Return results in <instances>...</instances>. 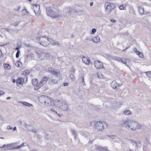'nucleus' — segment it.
I'll use <instances>...</instances> for the list:
<instances>
[{
	"instance_id": "423d86ee",
	"label": "nucleus",
	"mask_w": 151,
	"mask_h": 151,
	"mask_svg": "<svg viewBox=\"0 0 151 151\" xmlns=\"http://www.w3.org/2000/svg\"><path fill=\"white\" fill-rule=\"evenodd\" d=\"M115 7V4L111 3L106 2L105 4V11L107 13H110Z\"/></svg>"
},
{
	"instance_id": "4be33fe9",
	"label": "nucleus",
	"mask_w": 151,
	"mask_h": 151,
	"mask_svg": "<svg viewBox=\"0 0 151 151\" xmlns=\"http://www.w3.org/2000/svg\"><path fill=\"white\" fill-rule=\"evenodd\" d=\"M50 42L51 43V44L53 45L58 46L60 45V44L59 42L54 41L52 39L51 40H50Z\"/></svg>"
},
{
	"instance_id": "e2e57ef3",
	"label": "nucleus",
	"mask_w": 151,
	"mask_h": 151,
	"mask_svg": "<svg viewBox=\"0 0 151 151\" xmlns=\"http://www.w3.org/2000/svg\"><path fill=\"white\" fill-rule=\"evenodd\" d=\"M128 48H126L125 49H124L122 50L123 52H124Z\"/></svg>"
},
{
	"instance_id": "f8f14e48",
	"label": "nucleus",
	"mask_w": 151,
	"mask_h": 151,
	"mask_svg": "<svg viewBox=\"0 0 151 151\" xmlns=\"http://www.w3.org/2000/svg\"><path fill=\"white\" fill-rule=\"evenodd\" d=\"M129 141L133 143L134 145H135L137 147H140L141 144L140 141L137 142L135 140L132 139H129Z\"/></svg>"
},
{
	"instance_id": "aec40b11",
	"label": "nucleus",
	"mask_w": 151,
	"mask_h": 151,
	"mask_svg": "<svg viewBox=\"0 0 151 151\" xmlns=\"http://www.w3.org/2000/svg\"><path fill=\"white\" fill-rule=\"evenodd\" d=\"M138 10L139 13L141 15L144 14V9L143 7L142 6H139L138 7Z\"/></svg>"
},
{
	"instance_id": "c85d7f7f",
	"label": "nucleus",
	"mask_w": 151,
	"mask_h": 151,
	"mask_svg": "<svg viewBox=\"0 0 151 151\" xmlns=\"http://www.w3.org/2000/svg\"><path fill=\"white\" fill-rule=\"evenodd\" d=\"M124 114L126 115H128L132 114V112L130 110H125L123 111Z\"/></svg>"
},
{
	"instance_id": "72a5a7b5",
	"label": "nucleus",
	"mask_w": 151,
	"mask_h": 151,
	"mask_svg": "<svg viewBox=\"0 0 151 151\" xmlns=\"http://www.w3.org/2000/svg\"><path fill=\"white\" fill-rule=\"evenodd\" d=\"M4 66L5 69H9L11 68V66L9 64L6 63L4 64Z\"/></svg>"
},
{
	"instance_id": "a18cd8bd",
	"label": "nucleus",
	"mask_w": 151,
	"mask_h": 151,
	"mask_svg": "<svg viewBox=\"0 0 151 151\" xmlns=\"http://www.w3.org/2000/svg\"><path fill=\"white\" fill-rule=\"evenodd\" d=\"M70 77L72 79L74 80L75 79V77L74 75L73 74H71L70 76Z\"/></svg>"
},
{
	"instance_id": "c03bdc74",
	"label": "nucleus",
	"mask_w": 151,
	"mask_h": 151,
	"mask_svg": "<svg viewBox=\"0 0 151 151\" xmlns=\"http://www.w3.org/2000/svg\"><path fill=\"white\" fill-rule=\"evenodd\" d=\"M19 24V23L18 22H15L14 23H13L12 24V25L14 26H17Z\"/></svg>"
},
{
	"instance_id": "69168bd1",
	"label": "nucleus",
	"mask_w": 151,
	"mask_h": 151,
	"mask_svg": "<svg viewBox=\"0 0 151 151\" xmlns=\"http://www.w3.org/2000/svg\"><path fill=\"white\" fill-rule=\"evenodd\" d=\"M55 112L57 114H58V113H57V111H55Z\"/></svg>"
},
{
	"instance_id": "8fccbe9b",
	"label": "nucleus",
	"mask_w": 151,
	"mask_h": 151,
	"mask_svg": "<svg viewBox=\"0 0 151 151\" xmlns=\"http://www.w3.org/2000/svg\"><path fill=\"white\" fill-rule=\"evenodd\" d=\"M69 84L68 83H63V86H68Z\"/></svg>"
},
{
	"instance_id": "3c124183",
	"label": "nucleus",
	"mask_w": 151,
	"mask_h": 151,
	"mask_svg": "<svg viewBox=\"0 0 151 151\" xmlns=\"http://www.w3.org/2000/svg\"><path fill=\"white\" fill-rule=\"evenodd\" d=\"M32 132L34 133H36L37 132V130L35 129H34L32 130Z\"/></svg>"
},
{
	"instance_id": "9d476101",
	"label": "nucleus",
	"mask_w": 151,
	"mask_h": 151,
	"mask_svg": "<svg viewBox=\"0 0 151 151\" xmlns=\"http://www.w3.org/2000/svg\"><path fill=\"white\" fill-rule=\"evenodd\" d=\"M94 64L96 68L98 69H100L104 68L103 63L99 61H95Z\"/></svg>"
},
{
	"instance_id": "473e14b6",
	"label": "nucleus",
	"mask_w": 151,
	"mask_h": 151,
	"mask_svg": "<svg viewBox=\"0 0 151 151\" xmlns=\"http://www.w3.org/2000/svg\"><path fill=\"white\" fill-rule=\"evenodd\" d=\"M80 132L82 136H83L85 137H87L88 136V133H86L85 132L80 131Z\"/></svg>"
},
{
	"instance_id": "5fc2aeb1",
	"label": "nucleus",
	"mask_w": 151,
	"mask_h": 151,
	"mask_svg": "<svg viewBox=\"0 0 151 151\" xmlns=\"http://www.w3.org/2000/svg\"><path fill=\"white\" fill-rule=\"evenodd\" d=\"M50 110L52 112H55V110L53 109H50Z\"/></svg>"
},
{
	"instance_id": "6ab92c4d",
	"label": "nucleus",
	"mask_w": 151,
	"mask_h": 151,
	"mask_svg": "<svg viewBox=\"0 0 151 151\" xmlns=\"http://www.w3.org/2000/svg\"><path fill=\"white\" fill-rule=\"evenodd\" d=\"M36 52L39 55V58H41V59H45V53H40L36 51Z\"/></svg>"
},
{
	"instance_id": "603ef678",
	"label": "nucleus",
	"mask_w": 151,
	"mask_h": 151,
	"mask_svg": "<svg viewBox=\"0 0 151 151\" xmlns=\"http://www.w3.org/2000/svg\"><path fill=\"white\" fill-rule=\"evenodd\" d=\"M110 21L114 23L116 22V21L115 19H111L110 20Z\"/></svg>"
},
{
	"instance_id": "9b49d317",
	"label": "nucleus",
	"mask_w": 151,
	"mask_h": 151,
	"mask_svg": "<svg viewBox=\"0 0 151 151\" xmlns=\"http://www.w3.org/2000/svg\"><path fill=\"white\" fill-rule=\"evenodd\" d=\"M47 96L45 95H41L38 97V100L40 103L44 104Z\"/></svg>"
},
{
	"instance_id": "a878e982",
	"label": "nucleus",
	"mask_w": 151,
	"mask_h": 151,
	"mask_svg": "<svg viewBox=\"0 0 151 151\" xmlns=\"http://www.w3.org/2000/svg\"><path fill=\"white\" fill-rule=\"evenodd\" d=\"M52 98H51L49 97L48 96H47V99L46 102H45L44 105L46 106H47L48 105H49V102L51 101V99Z\"/></svg>"
},
{
	"instance_id": "2eb2a0df",
	"label": "nucleus",
	"mask_w": 151,
	"mask_h": 151,
	"mask_svg": "<svg viewBox=\"0 0 151 151\" xmlns=\"http://www.w3.org/2000/svg\"><path fill=\"white\" fill-rule=\"evenodd\" d=\"M106 149V147H102L98 145H95V150H104Z\"/></svg>"
},
{
	"instance_id": "0eeeda50",
	"label": "nucleus",
	"mask_w": 151,
	"mask_h": 151,
	"mask_svg": "<svg viewBox=\"0 0 151 151\" xmlns=\"http://www.w3.org/2000/svg\"><path fill=\"white\" fill-rule=\"evenodd\" d=\"M12 144H7L6 145H4L2 147V148H4V147H5V150L11 149H18L22 147H24V143H23L20 145H19L16 147H14L13 148H12Z\"/></svg>"
},
{
	"instance_id": "6e6d98bb",
	"label": "nucleus",
	"mask_w": 151,
	"mask_h": 151,
	"mask_svg": "<svg viewBox=\"0 0 151 151\" xmlns=\"http://www.w3.org/2000/svg\"><path fill=\"white\" fill-rule=\"evenodd\" d=\"M13 129L14 131L16 130L17 129V128L16 127H14L13 128Z\"/></svg>"
},
{
	"instance_id": "7c9ffc66",
	"label": "nucleus",
	"mask_w": 151,
	"mask_h": 151,
	"mask_svg": "<svg viewBox=\"0 0 151 151\" xmlns=\"http://www.w3.org/2000/svg\"><path fill=\"white\" fill-rule=\"evenodd\" d=\"M49 105H48L47 106H53L56 105L54 102V101L52 98L51 99V101L49 102Z\"/></svg>"
},
{
	"instance_id": "774afa93",
	"label": "nucleus",
	"mask_w": 151,
	"mask_h": 151,
	"mask_svg": "<svg viewBox=\"0 0 151 151\" xmlns=\"http://www.w3.org/2000/svg\"><path fill=\"white\" fill-rule=\"evenodd\" d=\"M28 1L30 2H31V0H28Z\"/></svg>"
},
{
	"instance_id": "680f3d73",
	"label": "nucleus",
	"mask_w": 151,
	"mask_h": 151,
	"mask_svg": "<svg viewBox=\"0 0 151 151\" xmlns=\"http://www.w3.org/2000/svg\"><path fill=\"white\" fill-rule=\"evenodd\" d=\"M11 99V97H8L6 98V99L7 100H9Z\"/></svg>"
},
{
	"instance_id": "20e7f679",
	"label": "nucleus",
	"mask_w": 151,
	"mask_h": 151,
	"mask_svg": "<svg viewBox=\"0 0 151 151\" xmlns=\"http://www.w3.org/2000/svg\"><path fill=\"white\" fill-rule=\"evenodd\" d=\"M57 106L62 111H66L68 109V104L65 102H62L60 101H58Z\"/></svg>"
},
{
	"instance_id": "1a4fd4ad",
	"label": "nucleus",
	"mask_w": 151,
	"mask_h": 151,
	"mask_svg": "<svg viewBox=\"0 0 151 151\" xmlns=\"http://www.w3.org/2000/svg\"><path fill=\"white\" fill-rule=\"evenodd\" d=\"M32 9L36 16H39L40 14V6L38 4H34L32 6Z\"/></svg>"
},
{
	"instance_id": "ea45409f",
	"label": "nucleus",
	"mask_w": 151,
	"mask_h": 151,
	"mask_svg": "<svg viewBox=\"0 0 151 151\" xmlns=\"http://www.w3.org/2000/svg\"><path fill=\"white\" fill-rule=\"evenodd\" d=\"M96 29L95 28H93L91 31V34H94L96 32Z\"/></svg>"
},
{
	"instance_id": "0e129e2a",
	"label": "nucleus",
	"mask_w": 151,
	"mask_h": 151,
	"mask_svg": "<svg viewBox=\"0 0 151 151\" xmlns=\"http://www.w3.org/2000/svg\"><path fill=\"white\" fill-rule=\"evenodd\" d=\"M111 135H107V136L109 137L110 138H111Z\"/></svg>"
},
{
	"instance_id": "dca6fc26",
	"label": "nucleus",
	"mask_w": 151,
	"mask_h": 151,
	"mask_svg": "<svg viewBox=\"0 0 151 151\" xmlns=\"http://www.w3.org/2000/svg\"><path fill=\"white\" fill-rule=\"evenodd\" d=\"M89 41L92 40L93 42L95 43H98L100 41V38L98 36H96L95 37H94L92 39L90 40Z\"/></svg>"
},
{
	"instance_id": "4468645a",
	"label": "nucleus",
	"mask_w": 151,
	"mask_h": 151,
	"mask_svg": "<svg viewBox=\"0 0 151 151\" xmlns=\"http://www.w3.org/2000/svg\"><path fill=\"white\" fill-rule=\"evenodd\" d=\"M82 60L83 62L86 64H88L90 63V60L88 57L83 56Z\"/></svg>"
},
{
	"instance_id": "f257e3e1",
	"label": "nucleus",
	"mask_w": 151,
	"mask_h": 151,
	"mask_svg": "<svg viewBox=\"0 0 151 151\" xmlns=\"http://www.w3.org/2000/svg\"><path fill=\"white\" fill-rule=\"evenodd\" d=\"M122 124L128 130L132 131H136L141 128V125L138 122L130 119L123 120Z\"/></svg>"
},
{
	"instance_id": "79ce46f5",
	"label": "nucleus",
	"mask_w": 151,
	"mask_h": 151,
	"mask_svg": "<svg viewBox=\"0 0 151 151\" xmlns=\"http://www.w3.org/2000/svg\"><path fill=\"white\" fill-rule=\"evenodd\" d=\"M50 56H51L49 54L45 53V58H50Z\"/></svg>"
},
{
	"instance_id": "e433bc0d",
	"label": "nucleus",
	"mask_w": 151,
	"mask_h": 151,
	"mask_svg": "<svg viewBox=\"0 0 151 151\" xmlns=\"http://www.w3.org/2000/svg\"><path fill=\"white\" fill-rule=\"evenodd\" d=\"M22 14L23 15H25L27 13V11L26 9H23L22 11Z\"/></svg>"
},
{
	"instance_id": "bf43d9fd",
	"label": "nucleus",
	"mask_w": 151,
	"mask_h": 151,
	"mask_svg": "<svg viewBox=\"0 0 151 151\" xmlns=\"http://www.w3.org/2000/svg\"><path fill=\"white\" fill-rule=\"evenodd\" d=\"M16 81L15 79H14L13 80L12 82L13 83H14Z\"/></svg>"
},
{
	"instance_id": "bb28decb",
	"label": "nucleus",
	"mask_w": 151,
	"mask_h": 151,
	"mask_svg": "<svg viewBox=\"0 0 151 151\" xmlns=\"http://www.w3.org/2000/svg\"><path fill=\"white\" fill-rule=\"evenodd\" d=\"M121 62L124 64L128 66L129 65L127 64V63L129 62V60H125L124 59L122 58L121 59Z\"/></svg>"
},
{
	"instance_id": "58836bf2",
	"label": "nucleus",
	"mask_w": 151,
	"mask_h": 151,
	"mask_svg": "<svg viewBox=\"0 0 151 151\" xmlns=\"http://www.w3.org/2000/svg\"><path fill=\"white\" fill-rule=\"evenodd\" d=\"M146 74L148 77L151 78V71L147 72Z\"/></svg>"
},
{
	"instance_id": "5701e85b",
	"label": "nucleus",
	"mask_w": 151,
	"mask_h": 151,
	"mask_svg": "<svg viewBox=\"0 0 151 151\" xmlns=\"http://www.w3.org/2000/svg\"><path fill=\"white\" fill-rule=\"evenodd\" d=\"M20 103H21L23 105L28 107L33 106V105L32 104H29L27 102L25 101H20Z\"/></svg>"
},
{
	"instance_id": "052dcab7",
	"label": "nucleus",
	"mask_w": 151,
	"mask_h": 151,
	"mask_svg": "<svg viewBox=\"0 0 151 151\" xmlns=\"http://www.w3.org/2000/svg\"><path fill=\"white\" fill-rule=\"evenodd\" d=\"M19 47H17L16 48V49H15V50H19Z\"/></svg>"
},
{
	"instance_id": "f704fd0d",
	"label": "nucleus",
	"mask_w": 151,
	"mask_h": 151,
	"mask_svg": "<svg viewBox=\"0 0 151 151\" xmlns=\"http://www.w3.org/2000/svg\"><path fill=\"white\" fill-rule=\"evenodd\" d=\"M50 83L54 84H56L58 83L57 81L55 79H50Z\"/></svg>"
},
{
	"instance_id": "b1692460",
	"label": "nucleus",
	"mask_w": 151,
	"mask_h": 151,
	"mask_svg": "<svg viewBox=\"0 0 151 151\" xmlns=\"http://www.w3.org/2000/svg\"><path fill=\"white\" fill-rule=\"evenodd\" d=\"M129 12L130 14H135V11L134 10L133 8L131 6L129 7Z\"/></svg>"
},
{
	"instance_id": "cd10ccee",
	"label": "nucleus",
	"mask_w": 151,
	"mask_h": 151,
	"mask_svg": "<svg viewBox=\"0 0 151 151\" xmlns=\"http://www.w3.org/2000/svg\"><path fill=\"white\" fill-rule=\"evenodd\" d=\"M22 79L21 78H19L16 80V83L17 86H19L22 83Z\"/></svg>"
},
{
	"instance_id": "39448f33",
	"label": "nucleus",
	"mask_w": 151,
	"mask_h": 151,
	"mask_svg": "<svg viewBox=\"0 0 151 151\" xmlns=\"http://www.w3.org/2000/svg\"><path fill=\"white\" fill-rule=\"evenodd\" d=\"M37 39H39V43L42 45L46 46L49 43L50 40H51V39L49 38H47L46 37H42L39 38L38 37Z\"/></svg>"
},
{
	"instance_id": "c756f323",
	"label": "nucleus",
	"mask_w": 151,
	"mask_h": 151,
	"mask_svg": "<svg viewBox=\"0 0 151 151\" xmlns=\"http://www.w3.org/2000/svg\"><path fill=\"white\" fill-rule=\"evenodd\" d=\"M119 8L121 10H125L126 9V5L124 4L122 5L119 6Z\"/></svg>"
},
{
	"instance_id": "2f4dec72",
	"label": "nucleus",
	"mask_w": 151,
	"mask_h": 151,
	"mask_svg": "<svg viewBox=\"0 0 151 151\" xmlns=\"http://www.w3.org/2000/svg\"><path fill=\"white\" fill-rule=\"evenodd\" d=\"M15 65L17 67L19 68H20L22 67V64L21 62L20 61H18L16 62V63Z\"/></svg>"
},
{
	"instance_id": "6e6552de",
	"label": "nucleus",
	"mask_w": 151,
	"mask_h": 151,
	"mask_svg": "<svg viewBox=\"0 0 151 151\" xmlns=\"http://www.w3.org/2000/svg\"><path fill=\"white\" fill-rule=\"evenodd\" d=\"M48 79L46 77H43L38 83L37 86H35L34 89L35 90H38L40 88L42 87L47 82Z\"/></svg>"
},
{
	"instance_id": "49530a36",
	"label": "nucleus",
	"mask_w": 151,
	"mask_h": 151,
	"mask_svg": "<svg viewBox=\"0 0 151 151\" xmlns=\"http://www.w3.org/2000/svg\"><path fill=\"white\" fill-rule=\"evenodd\" d=\"M6 128L8 130H12L13 129L12 127H11L10 125H8Z\"/></svg>"
},
{
	"instance_id": "7ed1b4c3",
	"label": "nucleus",
	"mask_w": 151,
	"mask_h": 151,
	"mask_svg": "<svg viewBox=\"0 0 151 151\" xmlns=\"http://www.w3.org/2000/svg\"><path fill=\"white\" fill-rule=\"evenodd\" d=\"M107 127V123L104 122H97L95 123L94 124V127L98 131L101 132H103L104 128Z\"/></svg>"
},
{
	"instance_id": "a19ab883",
	"label": "nucleus",
	"mask_w": 151,
	"mask_h": 151,
	"mask_svg": "<svg viewBox=\"0 0 151 151\" xmlns=\"http://www.w3.org/2000/svg\"><path fill=\"white\" fill-rule=\"evenodd\" d=\"M28 56L32 58H34V55L33 53H31L29 55H27V57H28Z\"/></svg>"
},
{
	"instance_id": "412c9836",
	"label": "nucleus",
	"mask_w": 151,
	"mask_h": 151,
	"mask_svg": "<svg viewBox=\"0 0 151 151\" xmlns=\"http://www.w3.org/2000/svg\"><path fill=\"white\" fill-rule=\"evenodd\" d=\"M32 83L33 86H37L39 83H38V80L36 78L33 79L32 81Z\"/></svg>"
},
{
	"instance_id": "338daca9",
	"label": "nucleus",
	"mask_w": 151,
	"mask_h": 151,
	"mask_svg": "<svg viewBox=\"0 0 151 151\" xmlns=\"http://www.w3.org/2000/svg\"><path fill=\"white\" fill-rule=\"evenodd\" d=\"M2 94L0 92V96L1 95H2Z\"/></svg>"
},
{
	"instance_id": "a211bd4d",
	"label": "nucleus",
	"mask_w": 151,
	"mask_h": 151,
	"mask_svg": "<svg viewBox=\"0 0 151 151\" xmlns=\"http://www.w3.org/2000/svg\"><path fill=\"white\" fill-rule=\"evenodd\" d=\"M111 86L113 88H116L119 86L117 83L115 81H113L111 84Z\"/></svg>"
},
{
	"instance_id": "de8ad7c7",
	"label": "nucleus",
	"mask_w": 151,
	"mask_h": 151,
	"mask_svg": "<svg viewBox=\"0 0 151 151\" xmlns=\"http://www.w3.org/2000/svg\"><path fill=\"white\" fill-rule=\"evenodd\" d=\"M97 76L99 78H101L103 77V75L101 73H98Z\"/></svg>"
},
{
	"instance_id": "f3484780",
	"label": "nucleus",
	"mask_w": 151,
	"mask_h": 151,
	"mask_svg": "<svg viewBox=\"0 0 151 151\" xmlns=\"http://www.w3.org/2000/svg\"><path fill=\"white\" fill-rule=\"evenodd\" d=\"M71 133L74 136V138L76 139L78 137L77 132L74 129H71L70 130Z\"/></svg>"
},
{
	"instance_id": "393cba45",
	"label": "nucleus",
	"mask_w": 151,
	"mask_h": 151,
	"mask_svg": "<svg viewBox=\"0 0 151 151\" xmlns=\"http://www.w3.org/2000/svg\"><path fill=\"white\" fill-rule=\"evenodd\" d=\"M60 74V71L58 69L54 70L52 74L56 76H58Z\"/></svg>"
},
{
	"instance_id": "864d4df0",
	"label": "nucleus",
	"mask_w": 151,
	"mask_h": 151,
	"mask_svg": "<svg viewBox=\"0 0 151 151\" xmlns=\"http://www.w3.org/2000/svg\"><path fill=\"white\" fill-rule=\"evenodd\" d=\"M115 135H112L111 136L110 138H111V139H114L115 138Z\"/></svg>"
},
{
	"instance_id": "ddd939ff",
	"label": "nucleus",
	"mask_w": 151,
	"mask_h": 151,
	"mask_svg": "<svg viewBox=\"0 0 151 151\" xmlns=\"http://www.w3.org/2000/svg\"><path fill=\"white\" fill-rule=\"evenodd\" d=\"M133 50L136 54L139 57L141 58H143L144 57V55L143 53L142 52L138 51L136 48H134Z\"/></svg>"
},
{
	"instance_id": "37998d69",
	"label": "nucleus",
	"mask_w": 151,
	"mask_h": 151,
	"mask_svg": "<svg viewBox=\"0 0 151 151\" xmlns=\"http://www.w3.org/2000/svg\"><path fill=\"white\" fill-rule=\"evenodd\" d=\"M20 53V51L19 50H18L17 52L16 55V57L17 58H18L19 57V55Z\"/></svg>"
},
{
	"instance_id": "4c0bfd02",
	"label": "nucleus",
	"mask_w": 151,
	"mask_h": 151,
	"mask_svg": "<svg viewBox=\"0 0 151 151\" xmlns=\"http://www.w3.org/2000/svg\"><path fill=\"white\" fill-rule=\"evenodd\" d=\"M53 70H54L53 68L51 67H49L48 68V71L51 73H52Z\"/></svg>"
},
{
	"instance_id": "c9c22d12",
	"label": "nucleus",
	"mask_w": 151,
	"mask_h": 151,
	"mask_svg": "<svg viewBox=\"0 0 151 151\" xmlns=\"http://www.w3.org/2000/svg\"><path fill=\"white\" fill-rule=\"evenodd\" d=\"M30 73V70H24L23 72V74L24 75H27Z\"/></svg>"
},
{
	"instance_id": "f03ea898",
	"label": "nucleus",
	"mask_w": 151,
	"mask_h": 151,
	"mask_svg": "<svg viewBox=\"0 0 151 151\" xmlns=\"http://www.w3.org/2000/svg\"><path fill=\"white\" fill-rule=\"evenodd\" d=\"M47 15L53 18H58L61 17L60 13L53 7H48L46 8Z\"/></svg>"
},
{
	"instance_id": "13d9d810",
	"label": "nucleus",
	"mask_w": 151,
	"mask_h": 151,
	"mask_svg": "<svg viewBox=\"0 0 151 151\" xmlns=\"http://www.w3.org/2000/svg\"><path fill=\"white\" fill-rule=\"evenodd\" d=\"M6 30L7 31V32H9L10 31V29H6Z\"/></svg>"
},
{
	"instance_id": "09e8293b",
	"label": "nucleus",
	"mask_w": 151,
	"mask_h": 151,
	"mask_svg": "<svg viewBox=\"0 0 151 151\" xmlns=\"http://www.w3.org/2000/svg\"><path fill=\"white\" fill-rule=\"evenodd\" d=\"M84 76H83L82 78V83L83 85H85V82H84Z\"/></svg>"
},
{
	"instance_id": "4d7b16f0",
	"label": "nucleus",
	"mask_w": 151,
	"mask_h": 151,
	"mask_svg": "<svg viewBox=\"0 0 151 151\" xmlns=\"http://www.w3.org/2000/svg\"><path fill=\"white\" fill-rule=\"evenodd\" d=\"M93 2H91L90 3V5L91 6H93Z\"/></svg>"
}]
</instances>
